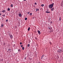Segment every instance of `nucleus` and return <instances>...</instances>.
Instances as JSON below:
<instances>
[{
    "label": "nucleus",
    "mask_w": 63,
    "mask_h": 63,
    "mask_svg": "<svg viewBox=\"0 0 63 63\" xmlns=\"http://www.w3.org/2000/svg\"><path fill=\"white\" fill-rule=\"evenodd\" d=\"M53 5H54V3H52L49 6V8H50V9L52 8L53 6Z\"/></svg>",
    "instance_id": "nucleus-1"
},
{
    "label": "nucleus",
    "mask_w": 63,
    "mask_h": 63,
    "mask_svg": "<svg viewBox=\"0 0 63 63\" xmlns=\"http://www.w3.org/2000/svg\"><path fill=\"white\" fill-rule=\"evenodd\" d=\"M58 52H59V53H61V52H62V50L61 49H59L58 51Z\"/></svg>",
    "instance_id": "nucleus-2"
},
{
    "label": "nucleus",
    "mask_w": 63,
    "mask_h": 63,
    "mask_svg": "<svg viewBox=\"0 0 63 63\" xmlns=\"http://www.w3.org/2000/svg\"><path fill=\"white\" fill-rule=\"evenodd\" d=\"M37 32L39 34H41V32L40 31L38 30L37 31Z\"/></svg>",
    "instance_id": "nucleus-3"
},
{
    "label": "nucleus",
    "mask_w": 63,
    "mask_h": 63,
    "mask_svg": "<svg viewBox=\"0 0 63 63\" xmlns=\"http://www.w3.org/2000/svg\"><path fill=\"white\" fill-rule=\"evenodd\" d=\"M2 13H5L6 12V10H3L2 11Z\"/></svg>",
    "instance_id": "nucleus-4"
},
{
    "label": "nucleus",
    "mask_w": 63,
    "mask_h": 63,
    "mask_svg": "<svg viewBox=\"0 0 63 63\" xmlns=\"http://www.w3.org/2000/svg\"><path fill=\"white\" fill-rule=\"evenodd\" d=\"M19 16H20V17H21V16H22V15L21 14H19Z\"/></svg>",
    "instance_id": "nucleus-5"
},
{
    "label": "nucleus",
    "mask_w": 63,
    "mask_h": 63,
    "mask_svg": "<svg viewBox=\"0 0 63 63\" xmlns=\"http://www.w3.org/2000/svg\"><path fill=\"white\" fill-rule=\"evenodd\" d=\"M44 57V55H43L42 56L41 58L42 59L43 58V57Z\"/></svg>",
    "instance_id": "nucleus-6"
},
{
    "label": "nucleus",
    "mask_w": 63,
    "mask_h": 63,
    "mask_svg": "<svg viewBox=\"0 0 63 63\" xmlns=\"http://www.w3.org/2000/svg\"><path fill=\"white\" fill-rule=\"evenodd\" d=\"M36 12H37V11H39V9H37L36 8Z\"/></svg>",
    "instance_id": "nucleus-7"
},
{
    "label": "nucleus",
    "mask_w": 63,
    "mask_h": 63,
    "mask_svg": "<svg viewBox=\"0 0 63 63\" xmlns=\"http://www.w3.org/2000/svg\"><path fill=\"white\" fill-rule=\"evenodd\" d=\"M3 26H4V25H2V24H1V27L2 28Z\"/></svg>",
    "instance_id": "nucleus-8"
},
{
    "label": "nucleus",
    "mask_w": 63,
    "mask_h": 63,
    "mask_svg": "<svg viewBox=\"0 0 63 63\" xmlns=\"http://www.w3.org/2000/svg\"><path fill=\"white\" fill-rule=\"evenodd\" d=\"M51 11H53V10H54V8H51Z\"/></svg>",
    "instance_id": "nucleus-9"
},
{
    "label": "nucleus",
    "mask_w": 63,
    "mask_h": 63,
    "mask_svg": "<svg viewBox=\"0 0 63 63\" xmlns=\"http://www.w3.org/2000/svg\"><path fill=\"white\" fill-rule=\"evenodd\" d=\"M30 28L29 27L28 29V31H29V30H30Z\"/></svg>",
    "instance_id": "nucleus-10"
},
{
    "label": "nucleus",
    "mask_w": 63,
    "mask_h": 63,
    "mask_svg": "<svg viewBox=\"0 0 63 63\" xmlns=\"http://www.w3.org/2000/svg\"><path fill=\"white\" fill-rule=\"evenodd\" d=\"M7 11H9L10 10V8H8L7 9Z\"/></svg>",
    "instance_id": "nucleus-11"
},
{
    "label": "nucleus",
    "mask_w": 63,
    "mask_h": 63,
    "mask_svg": "<svg viewBox=\"0 0 63 63\" xmlns=\"http://www.w3.org/2000/svg\"><path fill=\"white\" fill-rule=\"evenodd\" d=\"M10 38H13V36H12V35H11L10 36Z\"/></svg>",
    "instance_id": "nucleus-12"
},
{
    "label": "nucleus",
    "mask_w": 63,
    "mask_h": 63,
    "mask_svg": "<svg viewBox=\"0 0 63 63\" xmlns=\"http://www.w3.org/2000/svg\"><path fill=\"white\" fill-rule=\"evenodd\" d=\"M10 6L11 7H13V4H12Z\"/></svg>",
    "instance_id": "nucleus-13"
},
{
    "label": "nucleus",
    "mask_w": 63,
    "mask_h": 63,
    "mask_svg": "<svg viewBox=\"0 0 63 63\" xmlns=\"http://www.w3.org/2000/svg\"><path fill=\"white\" fill-rule=\"evenodd\" d=\"M60 20H61V17H60L59 21H60Z\"/></svg>",
    "instance_id": "nucleus-14"
},
{
    "label": "nucleus",
    "mask_w": 63,
    "mask_h": 63,
    "mask_svg": "<svg viewBox=\"0 0 63 63\" xmlns=\"http://www.w3.org/2000/svg\"><path fill=\"white\" fill-rule=\"evenodd\" d=\"M22 50H24V47H22Z\"/></svg>",
    "instance_id": "nucleus-15"
},
{
    "label": "nucleus",
    "mask_w": 63,
    "mask_h": 63,
    "mask_svg": "<svg viewBox=\"0 0 63 63\" xmlns=\"http://www.w3.org/2000/svg\"><path fill=\"white\" fill-rule=\"evenodd\" d=\"M25 20H26L27 19V18L26 17L25 18Z\"/></svg>",
    "instance_id": "nucleus-16"
},
{
    "label": "nucleus",
    "mask_w": 63,
    "mask_h": 63,
    "mask_svg": "<svg viewBox=\"0 0 63 63\" xmlns=\"http://www.w3.org/2000/svg\"><path fill=\"white\" fill-rule=\"evenodd\" d=\"M18 51H19V52H20V51H20V49H18Z\"/></svg>",
    "instance_id": "nucleus-17"
},
{
    "label": "nucleus",
    "mask_w": 63,
    "mask_h": 63,
    "mask_svg": "<svg viewBox=\"0 0 63 63\" xmlns=\"http://www.w3.org/2000/svg\"><path fill=\"white\" fill-rule=\"evenodd\" d=\"M41 6H42V7H44V5L42 4L41 5Z\"/></svg>",
    "instance_id": "nucleus-18"
},
{
    "label": "nucleus",
    "mask_w": 63,
    "mask_h": 63,
    "mask_svg": "<svg viewBox=\"0 0 63 63\" xmlns=\"http://www.w3.org/2000/svg\"><path fill=\"white\" fill-rule=\"evenodd\" d=\"M29 46H30V45L29 44H28V45H27V46L28 47H29Z\"/></svg>",
    "instance_id": "nucleus-19"
},
{
    "label": "nucleus",
    "mask_w": 63,
    "mask_h": 63,
    "mask_svg": "<svg viewBox=\"0 0 63 63\" xmlns=\"http://www.w3.org/2000/svg\"><path fill=\"white\" fill-rule=\"evenodd\" d=\"M21 47H23V45H21Z\"/></svg>",
    "instance_id": "nucleus-20"
},
{
    "label": "nucleus",
    "mask_w": 63,
    "mask_h": 63,
    "mask_svg": "<svg viewBox=\"0 0 63 63\" xmlns=\"http://www.w3.org/2000/svg\"><path fill=\"white\" fill-rule=\"evenodd\" d=\"M3 16L4 17V16H5V14H4L2 16Z\"/></svg>",
    "instance_id": "nucleus-21"
},
{
    "label": "nucleus",
    "mask_w": 63,
    "mask_h": 63,
    "mask_svg": "<svg viewBox=\"0 0 63 63\" xmlns=\"http://www.w3.org/2000/svg\"><path fill=\"white\" fill-rule=\"evenodd\" d=\"M46 13H48V12L47 11H46Z\"/></svg>",
    "instance_id": "nucleus-22"
},
{
    "label": "nucleus",
    "mask_w": 63,
    "mask_h": 63,
    "mask_svg": "<svg viewBox=\"0 0 63 63\" xmlns=\"http://www.w3.org/2000/svg\"><path fill=\"white\" fill-rule=\"evenodd\" d=\"M53 32V31L52 30L50 31V32H51H51Z\"/></svg>",
    "instance_id": "nucleus-23"
},
{
    "label": "nucleus",
    "mask_w": 63,
    "mask_h": 63,
    "mask_svg": "<svg viewBox=\"0 0 63 63\" xmlns=\"http://www.w3.org/2000/svg\"><path fill=\"white\" fill-rule=\"evenodd\" d=\"M52 28H50V29H49L50 30H52Z\"/></svg>",
    "instance_id": "nucleus-24"
},
{
    "label": "nucleus",
    "mask_w": 63,
    "mask_h": 63,
    "mask_svg": "<svg viewBox=\"0 0 63 63\" xmlns=\"http://www.w3.org/2000/svg\"><path fill=\"white\" fill-rule=\"evenodd\" d=\"M49 44H50V45H51V44H52V43H51V42H50Z\"/></svg>",
    "instance_id": "nucleus-25"
},
{
    "label": "nucleus",
    "mask_w": 63,
    "mask_h": 63,
    "mask_svg": "<svg viewBox=\"0 0 63 63\" xmlns=\"http://www.w3.org/2000/svg\"><path fill=\"white\" fill-rule=\"evenodd\" d=\"M32 15V13H30V16H31V15Z\"/></svg>",
    "instance_id": "nucleus-26"
},
{
    "label": "nucleus",
    "mask_w": 63,
    "mask_h": 63,
    "mask_svg": "<svg viewBox=\"0 0 63 63\" xmlns=\"http://www.w3.org/2000/svg\"><path fill=\"white\" fill-rule=\"evenodd\" d=\"M6 22H8V19L6 20Z\"/></svg>",
    "instance_id": "nucleus-27"
},
{
    "label": "nucleus",
    "mask_w": 63,
    "mask_h": 63,
    "mask_svg": "<svg viewBox=\"0 0 63 63\" xmlns=\"http://www.w3.org/2000/svg\"><path fill=\"white\" fill-rule=\"evenodd\" d=\"M35 5H37V3L36 2H35L34 3Z\"/></svg>",
    "instance_id": "nucleus-28"
},
{
    "label": "nucleus",
    "mask_w": 63,
    "mask_h": 63,
    "mask_svg": "<svg viewBox=\"0 0 63 63\" xmlns=\"http://www.w3.org/2000/svg\"><path fill=\"white\" fill-rule=\"evenodd\" d=\"M51 23H52V21H51V22H50Z\"/></svg>",
    "instance_id": "nucleus-29"
},
{
    "label": "nucleus",
    "mask_w": 63,
    "mask_h": 63,
    "mask_svg": "<svg viewBox=\"0 0 63 63\" xmlns=\"http://www.w3.org/2000/svg\"><path fill=\"white\" fill-rule=\"evenodd\" d=\"M29 13H30V12H28V14H29Z\"/></svg>",
    "instance_id": "nucleus-30"
},
{
    "label": "nucleus",
    "mask_w": 63,
    "mask_h": 63,
    "mask_svg": "<svg viewBox=\"0 0 63 63\" xmlns=\"http://www.w3.org/2000/svg\"><path fill=\"white\" fill-rule=\"evenodd\" d=\"M20 45H21L22 44V43L21 42H20Z\"/></svg>",
    "instance_id": "nucleus-31"
},
{
    "label": "nucleus",
    "mask_w": 63,
    "mask_h": 63,
    "mask_svg": "<svg viewBox=\"0 0 63 63\" xmlns=\"http://www.w3.org/2000/svg\"><path fill=\"white\" fill-rule=\"evenodd\" d=\"M35 39L36 40H37V38L35 37Z\"/></svg>",
    "instance_id": "nucleus-32"
},
{
    "label": "nucleus",
    "mask_w": 63,
    "mask_h": 63,
    "mask_svg": "<svg viewBox=\"0 0 63 63\" xmlns=\"http://www.w3.org/2000/svg\"><path fill=\"white\" fill-rule=\"evenodd\" d=\"M50 13V12H48V13Z\"/></svg>",
    "instance_id": "nucleus-33"
},
{
    "label": "nucleus",
    "mask_w": 63,
    "mask_h": 63,
    "mask_svg": "<svg viewBox=\"0 0 63 63\" xmlns=\"http://www.w3.org/2000/svg\"><path fill=\"white\" fill-rule=\"evenodd\" d=\"M50 28H49V27H48V29H50Z\"/></svg>",
    "instance_id": "nucleus-34"
},
{
    "label": "nucleus",
    "mask_w": 63,
    "mask_h": 63,
    "mask_svg": "<svg viewBox=\"0 0 63 63\" xmlns=\"http://www.w3.org/2000/svg\"><path fill=\"white\" fill-rule=\"evenodd\" d=\"M0 15H1V13H0Z\"/></svg>",
    "instance_id": "nucleus-35"
},
{
    "label": "nucleus",
    "mask_w": 63,
    "mask_h": 63,
    "mask_svg": "<svg viewBox=\"0 0 63 63\" xmlns=\"http://www.w3.org/2000/svg\"><path fill=\"white\" fill-rule=\"evenodd\" d=\"M24 1H26V0H24Z\"/></svg>",
    "instance_id": "nucleus-36"
},
{
    "label": "nucleus",
    "mask_w": 63,
    "mask_h": 63,
    "mask_svg": "<svg viewBox=\"0 0 63 63\" xmlns=\"http://www.w3.org/2000/svg\"><path fill=\"white\" fill-rule=\"evenodd\" d=\"M51 0V1H52V0Z\"/></svg>",
    "instance_id": "nucleus-37"
},
{
    "label": "nucleus",
    "mask_w": 63,
    "mask_h": 63,
    "mask_svg": "<svg viewBox=\"0 0 63 63\" xmlns=\"http://www.w3.org/2000/svg\"><path fill=\"white\" fill-rule=\"evenodd\" d=\"M25 59H26V58H25Z\"/></svg>",
    "instance_id": "nucleus-38"
}]
</instances>
